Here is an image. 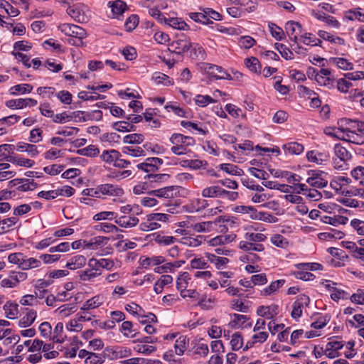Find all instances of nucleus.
I'll return each instance as SVG.
<instances>
[{
	"instance_id": "f257e3e1",
	"label": "nucleus",
	"mask_w": 364,
	"mask_h": 364,
	"mask_svg": "<svg viewBox=\"0 0 364 364\" xmlns=\"http://www.w3.org/2000/svg\"><path fill=\"white\" fill-rule=\"evenodd\" d=\"M203 68L205 72L208 75L210 80H212V79L232 80L231 75L221 66L205 63Z\"/></svg>"
},
{
	"instance_id": "f03ea898",
	"label": "nucleus",
	"mask_w": 364,
	"mask_h": 364,
	"mask_svg": "<svg viewBox=\"0 0 364 364\" xmlns=\"http://www.w3.org/2000/svg\"><path fill=\"white\" fill-rule=\"evenodd\" d=\"M62 33L71 38H85L87 36L86 31L82 27L74 24L63 23L59 26Z\"/></svg>"
},
{
	"instance_id": "7ed1b4c3",
	"label": "nucleus",
	"mask_w": 364,
	"mask_h": 364,
	"mask_svg": "<svg viewBox=\"0 0 364 364\" xmlns=\"http://www.w3.org/2000/svg\"><path fill=\"white\" fill-rule=\"evenodd\" d=\"M180 189L181 186H170L148 191V194L159 198H172L179 193Z\"/></svg>"
},
{
	"instance_id": "20e7f679",
	"label": "nucleus",
	"mask_w": 364,
	"mask_h": 364,
	"mask_svg": "<svg viewBox=\"0 0 364 364\" xmlns=\"http://www.w3.org/2000/svg\"><path fill=\"white\" fill-rule=\"evenodd\" d=\"M99 194L109 196H122L124 194V190L117 185L109 183L101 184L97 186Z\"/></svg>"
},
{
	"instance_id": "39448f33",
	"label": "nucleus",
	"mask_w": 364,
	"mask_h": 364,
	"mask_svg": "<svg viewBox=\"0 0 364 364\" xmlns=\"http://www.w3.org/2000/svg\"><path fill=\"white\" fill-rule=\"evenodd\" d=\"M170 141L173 144H180L186 148L193 146L196 143L195 139L193 137L176 133L172 134L170 138Z\"/></svg>"
},
{
	"instance_id": "423d86ee",
	"label": "nucleus",
	"mask_w": 364,
	"mask_h": 364,
	"mask_svg": "<svg viewBox=\"0 0 364 364\" xmlns=\"http://www.w3.org/2000/svg\"><path fill=\"white\" fill-rule=\"evenodd\" d=\"M279 313V306L272 304L270 306H259L257 309V314L267 318H274Z\"/></svg>"
},
{
	"instance_id": "0eeeda50",
	"label": "nucleus",
	"mask_w": 364,
	"mask_h": 364,
	"mask_svg": "<svg viewBox=\"0 0 364 364\" xmlns=\"http://www.w3.org/2000/svg\"><path fill=\"white\" fill-rule=\"evenodd\" d=\"M170 46L171 48H173L171 50L173 53L177 55H181L191 48V43L188 39H179L173 41Z\"/></svg>"
},
{
	"instance_id": "6e6552de",
	"label": "nucleus",
	"mask_w": 364,
	"mask_h": 364,
	"mask_svg": "<svg viewBox=\"0 0 364 364\" xmlns=\"http://www.w3.org/2000/svg\"><path fill=\"white\" fill-rule=\"evenodd\" d=\"M139 220L134 215L130 216L121 215L114 220L116 224L124 228L135 227L139 223Z\"/></svg>"
},
{
	"instance_id": "1a4fd4ad",
	"label": "nucleus",
	"mask_w": 364,
	"mask_h": 364,
	"mask_svg": "<svg viewBox=\"0 0 364 364\" xmlns=\"http://www.w3.org/2000/svg\"><path fill=\"white\" fill-rule=\"evenodd\" d=\"M28 102H31L32 106H35L37 105V101L36 100L31 98H26L8 100L6 102V107L11 109H22L28 106Z\"/></svg>"
},
{
	"instance_id": "9d476101",
	"label": "nucleus",
	"mask_w": 364,
	"mask_h": 364,
	"mask_svg": "<svg viewBox=\"0 0 364 364\" xmlns=\"http://www.w3.org/2000/svg\"><path fill=\"white\" fill-rule=\"evenodd\" d=\"M109 240V237L104 236H97L92 238L89 242L85 240L83 243L85 244V247L87 249L95 250L99 247H102L106 245Z\"/></svg>"
},
{
	"instance_id": "9b49d317",
	"label": "nucleus",
	"mask_w": 364,
	"mask_h": 364,
	"mask_svg": "<svg viewBox=\"0 0 364 364\" xmlns=\"http://www.w3.org/2000/svg\"><path fill=\"white\" fill-rule=\"evenodd\" d=\"M2 156H4V160L20 166L30 168L32 167L35 164L34 161L33 160L24 158H16L12 156H7L5 153H3Z\"/></svg>"
},
{
	"instance_id": "f8f14e48",
	"label": "nucleus",
	"mask_w": 364,
	"mask_h": 364,
	"mask_svg": "<svg viewBox=\"0 0 364 364\" xmlns=\"http://www.w3.org/2000/svg\"><path fill=\"white\" fill-rule=\"evenodd\" d=\"M343 343L341 341H330L326 345L325 354L328 358L333 359L339 356V353H334L333 350L342 349Z\"/></svg>"
},
{
	"instance_id": "ddd939ff",
	"label": "nucleus",
	"mask_w": 364,
	"mask_h": 364,
	"mask_svg": "<svg viewBox=\"0 0 364 364\" xmlns=\"http://www.w3.org/2000/svg\"><path fill=\"white\" fill-rule=\"evenodd\" d=\"M67 13L78 23H85L88 21L87 16L78 8L69 6L67 9Z\"/></svg>"
},
{
	"instance_id": "4468645a",
	"label": "nucleus",
	"mask_w": 364,
	"mask_h": 364,
	"mask_svg": "<svg viewBox=\"0 0 364 364\" xmlns=\"http://www.w3.org/2000/svg\"><path fill=\"white\" fill-rule=\"evenodd\" d=\"M345 18L349 21L358 20L360 22H364L363 9L358 7L346 11L345 12Z\"/></svg>"
},
{
	"instance_id": "2eb2a0df",
	"label": "nucleus",
	"mask_w": 364,
	"mask_h": 364,
	"mask_svg": "<svg viewBox=\"0 0 364 364\" xmlns=\"http://www.w3.org/2000/svg\"><path fill=\"white\" fill-rule=\"evenodd\" d=\"M86 258L83 255H76L73 257L67 262L65 267L70 269L74 270L85 265Z\"/></svg>"
},
{
	"instance_id": "dca6fc26",
	"label": "nucleus",
	"mask_w": 364,
	"mask_h": 364,
	"mask_svg": "<svg viewBox=\"0 0 364 364\" xmlns=\"http://www.w3.org/2000/svg\"><path fill=\"white\" fill-rule=\"evenodd\" d=\"M26 314L18 321V326L21 328L30 326L35 321L37 313L33 309H26Z\"/></svg>"
},
{
	"instance_id": "f3484780",
	"label": "nucleus",
	"mask_w": 364,
	"mask_h": 364,
	"mask_svg": "<svg viewBox=\"0 0 364 364\" xmlns=\"http://www.w3.org/2000/svg\"><path fill=\"white\" fill-rule=\"evenodd\" d=\"M16 149L18 151L27 152L32 157L37 156L39 153L36 145L23 142L18 143Z\"/></svg>"
},
{
	"instance_id": "a211bd4d",
	"label": "nucleus",
	"mask_w": 364,
	"mask_h": 364,
	"mask_svg": "<svg viewBox=\"0 0 364 364\" xmlns=\"http://www.w3.org/2000/svg\"><path fill=\"white\" fill-rule=\"evenodd\" d=\"M121 154L115 149L105 150L100 156L101 159L108 164L115 162L120 158Z\"/></svg>"
},
{
	"instance_id": "6ab92c4d",
	"label": "nucleus",
	"mask_w": 364,
	"mask_h": 364,
	"mask_svg": "<svg viewBox=\"0 0 364 364\" xmlns=\"http://www.w3.org/2000/svg\"><path fill=\"white\" fill-rule=\"evenodd\" d=\"M188 339L185 336H181L174 344V352L176 355H181L187 349Z\"/></svg>"
},
{
	"instance_id": "aec40b11",
	"label": "nucleus",
	"mask_w": 364,
	"mask_h": 364,
	"mask_svg": "<svg viewBox=\"0 0 364 364\" xmlns=\"http://www.w3.org/2000/svg\"><path fill=\"white\" fill-rule=\"evenodd\" d=\"M335 155L342 161L345 162L351 159V154L346 147L341 146V144H336L334 146Z\"/></svg>"
},
{
	"instance_id": "412c9836",
	"label": "nucleus",
	"mask_w": 364,
	"mask_h": 364,
	"mask_svg": "<svg viewBox=\"0 0 364 364\" xmlns=\"http://www.w3.org/2000/svg\"><path fill=\"white\" fill-rule=\"evenodd\" d=\"M114 18H119L127 9V4L120 0L114 1L110 6Z\"/></svg>"
},
{
	"instance_id": "4be33fe9",
	"label": "nucleus",
	"mask_w": 364,
	"mask_h": 364,
	"mask_svg": "<svg viewBox=\"0 0 364 364\" xmlns=\"http://www.w3.org/2000/svg\"><path fill=\"white\" fill-rule=\"evenodd\" d=\"M165 262V258L162 256H154L152 257H145L140 259V264L142 267L147 268L151 265H158Z\"/></svg>"
},
{
	"instance_id": "5701e85b",
	"label": "nucleus",
	"mask_w": 364,
	"mask_h": 364,
	"mask_svg": "<svg viewBox=\"0 0 364 364\" xmlns=\"http://www.w3.org/2000/svg\"><path fill=\"white\" fill-rule=\"evenodd\" d=\"M283 149L289 154L299 155L304 151V146L297 142H289L283 145Z\"/></svg>"
},
{
	"instance_id": "b1692460",
	"label": "nucleus",
	"mask_w": 364,
	"mask_h": 364,
	"mask_svg": "<svg viewBox=\"0 0 364 364\" xmlns=\"http://www.w3.org/2000/svg\"><path fill=\"white\" fill-rule=\"evenodd\" d=\"M223 188L220 186H210V187L205 188L203 190L202 196L205 198L206 197H210V198L222 197L223 196Z\"/></svg>"
},
{
	"instance_id": "393cba45",
	"label": "nucleus",
	"mask_w": 364,
	"mask_h": 364,
	"mask_svg": "<svg viewBox=\"0 0 364 364\" xmlns=\"http://www.w3.org/2000/svg\"><path fill=\"white\" fill-rule=\"evenodd\" d=\"M18 305L17 304L7 301L4 306L6 317L10 319L15 318L18 313Z\"/></svg>"
},
{
	"instance_id": "a878e982",
	"label": "nucleus",
	"mask_w": 364,
	"mask_h": 364,
	"mask_svg": "<svg viewBox=\"0 0 364 364\" xmlns=\"http://www.w3.org/2000/svg\"><path fill=\"white\" fill-rule=\"evenodd\" d=\"M321 220L327 224L336 226L338 224L345 225L348 221V218L342 215H337L333 218L329 216H324Z\"/></svg>"
},
{
	"instance_id": "bb28decb",
	"label": "nucleus",
	"mask_w": 364,
	"mask_h": 364,
	"mask_svg": "<svg viewBox=\"0 0 364 364\" xmlns=\"http://www.w3.org/2000/svg\"><path fill=\"white\" fill-rule=\"evenodd\" d=\"M76 153L82 156L95 157L99 155L100 150L95 145H89L85 148L77 150Z\"/></svg>"
},
{
	"instance_id": "cd10ccee",
	"label": "nucleus",
	"mask_w": 364,
	"mask_h": 364,
	"mask_svg": "<svg viewBox=\"0 0 364 364\" xmlns=\"http://www.w3.org/2000/svg\"><path fill=\"white\" fill-rule=\"evenodd\" d=\"M339 139L352 144L361 145L364 144V134L359 132H355V130H352V134L351 136H348V139L342 137L339 138Z\"/></svg>"
},
{
	"instance_id": "c85d7f7f",
	"label": "nucleus",
	"mask_w": 364,
	"mask_h": 364,
	"mask_svg": "<svg viewBox=\"0 0 364 364\" xmlns=\"http://www.w3.org/2000/svg\"><path fill=\"white\" fill-rule=\"evenodd\" d=\"M222 220L221 217H219L215 222L208 221L196 223L193 226L194 230L201 232H209L212 228L213 224H216V223L220 222Z\"/></svg>"
},
{
	"instance_id": "c756f323",
	"label": "nucleus",
	"mask_w": 364,
	"mask_h": 364,
	"mask_svg": "<svg viewBox=\"0 0 364 364\" xmlns=\"http://www.w3.org/2000/svg\"><path fill=\"white\" fill-rule=\"evenodd\" d=\"M270 33L273 38L277 41H282L285 38V33L282 28L279 27L274 23H269Z\"/></svg>"
},
{
	"instance_id": "7c9ffc66",
	"label": "nucleus",
	"mask_w": 364,
	"mask_h": 364,
	"mask_svg": "<svg viewBox=\"0 0 364 364\" xmlns=\"http://www.w3.org/2000/svg\"><path fill=\"white\" fill-rule=\"evenodd\" d=\"M331 60L342 70H351L353 69V64L345 58H332Z\"/></svg>"
},
{
	"instance_id": "2f4dec72",
	"label": "nucleus",
	"mask_w": 364,
	"mask_h": 364,
	"mask_svg": "<svg viewBox=\"0 0 364 364\" xmlns=\"http://www.w3.org/2000/svg\"><path fill=\"white\" fill-rule=\"evenodd\" d=\"M245 65L250 70L255 73H259L261 65L258 59L255 57L245 59Z\"/></svg>"
},
{
	"instance_id": "473e14b6",
	"label": "nucleus",
	"mask_w": 364,
	"mask_h": 364,
	"mask_svg": "<svg viewBox=\"0 0 364 364\" xmlns=\"http://www.w3.org/2000/svg\"><path fill=\"white\" fill-rule=\"evenodd\" d=\"M230 345L232 350H237L242 347L243 338L241 333L235 332L232 334Z\"/></svg>"
},
{
	"instance_id": "72a5a7b5",
	"label": "nucleus",
	"mask_w": 364,
	"mask_h": 364,
	"mask_svg": "<svg viewBox=\"0 0 364 364\" xmlns=\"http://www.w3.org/2000/svg\"><path fill=\"white\" fill-rule=\"evenodd\" d=\"M33 90V86L30 84H21L13 86L10 89V92L13 95H16L17 93L21 92L22 94L26 92H31Z\"/></svg>"
},
{
	"instance_id": "f704fd0d",
	"label": "nucleus",
	"mask_w": 364,
	"mask_h": 364,
	"mask_svg": "<svg viewBox=\"0 0 364 364\" xmlns=\"http://www.w3.org/2000/svg\"><path fill=\"white\" fill-rule=\"evenodd\" d=\"M102 272H93L92 269H89L79 272L80 279L82 281H90L91 279L101 275Z\"/></svg>"
},
{
	"instance_id": "c9c22d12",
	"label": "nucleus",
	"mask_w": 364,
	"mask_h": 364,
	"mask_svg": "<svg viewBox=\"0 0 364 364\" xmlns=\"http://www.w3.org/2000/svg\"><path fill=\"white\" fill-rule=\"evenodd\" d=\"M95 230L105 232H117L121 231V230L117 226L108 223H102L100 225H96L95 227Z\"/></svg>"
},
{
	"instance_id": "e433bc0d",
	"label": "nucleus",
	"mask_w": 364,
	"mask_h": 364,
	"mask_svg": "<svg viewBox=\"0 0 364 364\" xmlns=\"http://www.w3.org/2000/svg\"><path fill=\"white\" fill-rule=\"evenodd\" d=\"M144 140V136L141 134H131L125 136L123 141L126 144H141Z\"/></svg>"
},
{
	"instance_id": "4c0bfd02",
	"label": "nucleus",
	"mask_w": 364,
	"mask_h": 364,
	"mask_svg": "<svg viewBox=\"0 0 364 364\" xmlns=\"http://www.w3.org/2000/svg\"><path fill=\"white\" fill-rule=\"evenodd\" d=\"M190 18L196 22H199L203 24H210L212 23V21L209 20L208 18L206 17L205 12H195L189 14Z\"/></svg>"
},
{
	"instance_id": "58836bf2",
	"label": "nucleus",
	"mask_w": 364,
	"mask_h": 364,
	"mask_svg": "<svg viewBox=\"0 0 364 364\" xmlns=\"http://www.w3.org/2000/svg\"><path fill=\"white\" fill-rule=\"evenodd\" d=\"M117 213L112 211H102L95 214L93 216V220L96 221H100L102 220H112L117 218Z\"/></svg>"
},
{
	"instance_id": "ea45409f",
	"label": "nucleus",
	"mask_w": 364,
	"mask_h": 364,
	"mask_svg": "<svg viewBox=\"0 0 364 364\" xmlns=\"http://www.w3.org/2000/svg\"><path fill=\"white\" fill-rule=\"evenodd\" d=\"M274 48L286 60L292 59L293 53L288 48H287L285 45L279 43H276L274 44Z\"/></svg>"
},
{
	"instance_id": "a19ab883",
	"label": "nucleus",
	"mask_w": 364,
	"mask_h": 364,
	"mask_svg": "<svg viewBox=\"0 0 364 364\" xmlns=\"http://www.w3.org/2000/svg\"><path fill=\"white\" fill-rule=\"evenodd\" d=\"M99 299H100V296H94L92 299L86 301L84 303L81 309L83 311H87V310L92 309L98 307L100 305H101L102 304V301H99Z\"/></svg>"
},
{
	"instance_id": "79ce46f5",
	"label": "nucleus",
	"mask_w": 364,
	"mask_h": 364,
	"mask_svg": "<svg viewBox=\"0 0 364 364\" xmlns=\"http://www.w3.org/2000/svg\"><path fill=\"white\" fill-rule=\"evenodd\" d=\"M0 7L4 9L6 12L11 16H17L20 14L18 9L14 8L8 1L4 0L0 1Z\"/></svg>"
},
{
	"instance_id": "37998d69",
	"label": "nucleus",
	"mask_w": 364,
	"mask_h": 364,
	"mask_svg": "<svg viewBox=\"0 0 364 364\" xmlns=\"http://www.w3.org/2000/svg\"><path fill=\"white\" fill-rule=\"evenodd\" d=\"M153 78L157 81L158 83H163L167 86L173 85V80L164 73H155Z\"/></svg>"
},
{
	"instance_id": "c03bdc74",
	"label": "nucleus",
	"mask_w": 364,
	"mask_h": 364,
	"mask_svg": "<svg viewBox=\"0 0 364 364\" xmlns=\"http://www.w3.org/2000/svg\"><path fill=\"white\" fill-rule=\"evenodd\" d=\"M167 21V23L173 28L178 30H187L188 25L185 21H180L177 18H171Z\"/></svg>"
},
{
	"instance_id": "a18cd8bd",
	"label": "nucleus",
	"mask_w": 364,
	"mask_h": 364,
	"mask_svg": "<svg viewBox=\"0 0 364 364\" xmlns=\"http://www.w3.org/2000/svg\"><path fill=\"white\" fill-rule=\"evenodd\" d=\"M170 177V175L166 173H157V174H148L146 175L144 178H146L149 180V183H158L166 181Z\"/></svg>"
},
{
	"instance_id": "49530a36",
	"label": "nucleus",
	"mask_w": 364,
	"mask_h": 364,
	"mask_svg": "<svg viewBox=\"0 0 364 364\" xmlns=\"http://www.w3.org/2000/svg\"><path fill=\"white\" fill-rule=\"evenodd\" d=\"M345 236V233L340 230H332L331 232H322L319 234V237L321 239H341Z\"/></svg>"
},
{
	"instance_id": "de8ad7c7",
	"label": "nucleus",
	"mask_w": 364,
	"mask_h": 364,
	"mask_svg": "<svg viewBox=\"0 0 364 364\" xmlns=\"http://www.w3.org/2000/svg\"><path fill=\"white\" fill-rule=\"evenodd\" d=\"M296 28H301V25L299 22L289 21L286 23L285 29L289 36H292L297 33Z\"/></svg>"
},
{
	"instance_id": "09e8293b",
	"label": "nucleus",
	"mask_w": 364,
	"mask_h": 364,
	"mask_svg": "<svg viewBox=\"0 0 364 364\" xmlns=\"http://www.w3.org/2000/svg\"><path fill=\"white\" fill-rule=\"evenodd\" d=\"M154 240L159 245H168L174 243L177 239L172 236H164L157 234Z\"/></svg>"
},
{
	"instance_id": "8fccbe9b",
	"label": "nucleus",
	"mask_w": 364,
	"mask_h": 364,
	"mask_svg": "<svg viewBox=\"0 0 364 364\" xmlns=\"http://www.w3.org/2000/svg\"><path fill=\"white\" fill-rule=\"evenodd\" d=\"M64 165L53 164L51 166L44 167L43 171L47 174L55 176L60 173L64 169Z\"/></svg>"
},
{
	"instance_id": "3c124183",
	"label": "nucleus",
	"mask_w": 364,
	"mask_h": 364,
	"mask_svg": "<svg viewBox=\"0 0 364 364\" xmlns=\"http://www.w3.org/2000/svg\"><path fill=\"white\" fill-rule=\"evenodd\" d=\"M331 298L335 301H338L341 299H348L349 298V294L344 290L333 288V293L331 295Z\"/></svg>"
},
{
	"instance_id": "603ef678",
	"label": "nucleus",
	"mask_w": 364,
	"mask_h": 364,
	"mask_svg": "<svg viewBox=\"0 0 364 364\" xmlns=\"http://www.w3.org/2000/svg\"><path fill=\"white\" fill-rule=\"evenodd\" d=\"M85 362L87 364H102L104 363V358L102 354L91 352L90 355L87 357Z\"/></svg>"
},
{
	"instance_id": "864d4df0",
	"label": "nucleus",
	"mask_w": 364,
	"mask_h": 364,
	"mask_svg": "<svg viewBox=\"0 0 364 364\" xmlns=\"http://www.w3.org/2000/svg\"><path fill=\"white\" fill-rule=\"evenodd\" d=\"M323 154L318 153V156L315 154L314 151H309L306 153V158L308 161L315 162L318 164H322L326 159H323Z\"/></svg>"
},
{
	"instance_id": "5fc2aeb1",
	"label": "nucleus",
	"mask_w": 364,
	"mask_h": 364,
	"mask_svg": "<svg viewBox=\"0 0 364 364\" xmlns=\"http://www.w3.org/2000/svg\"><path fill=\"white\" fill-rule=\"evenodd\" d=\"M139 23V18L136 15H132L125 22L124 26L127 31H133Z\"/></svg>"
},
{
	"instance_id": "6e6d98bb",
	"label": "nucleus",
	"mask_w": 364,
	"mask_h": 364,
	"mask_svg": "<svg viewBox=\"0 0 364 364\" xmlns=\"http://www.w3.org/2000/svg\"><path fill=\"white\" fill-rule=\"evenodd\" d=\"M220 169L225 171L226 173L234 175V176H240V172L238 171V168L237 166L231 164H222L220 166Z\"/></svg>"
},
{
	"instance_id": "4d7b16f0",
	"label": "nucleus",
	"mask_w": 364,
	"mask_h": 364,
	"mask_svg": "<svg viewBox=\"0 0 364 364\" xmlns=\"http://www.w3.org/2000/svg\"><path fill=\"white\" fill-rule=\"evenodd\" d=\"M122 53L127 60H133L137 57L136 49L132 46L125 47L122 50Z\"/></svg>"
},
{
	"instance_id": "13d9d810",
	"label": "nucleus",
	"mask_w": 364,
	"mask_h": 364,
	"mask_svg": "<svg viewBox=\"0 0 364 364\" xmlns=\"http://www.w3.org/2000/svg\"><path fill=\"white\" fill-rule=\"evenodd\" d=\"M55 96L63 104L70 105L72 102V95L68 91H60L55 94Z\"/></svg>"
},
{
	"instance_id": "bf43d9fd",
	"label": "nucleus",
	"mask_w": 364,
	"mask_h": 364,
	"mask_svg": "<svg viewBox=\"0 0 364 364\" xmlns=\"http://www.w3.org/2000/svg\"><path fill=\"white\" fill-rule=\"evenodd\" d=\"M123 152L127 154H130L132 156H146L144 150H143L141 147L133 149L129 146H125L123 148Z\"/></svg>"
},
{
	"instance_id": "052dcab7",
	"label": "nucleus",
	"mask_w": 364,
	"mask_h": 364,
	"mask_svg": "<svg viewBox=\"0 0 364 364\" xmlns=\"http://www.w3.org/2000/svg\"><path fill=\"white\" fill-rule=\"evenodd\" d=\"M205 51L204 48L198 44H196L191 50V57L193 58H200L201 59L203 60V59H205Z\"/></svg>"
},
{
	"instance_id": "680f3d73",
	"label": "nucleus",
	"mask_w": 364,
	"mask_h": 364,
	"mask_svg": "<svg viewBox=\"0 0 364 364\" xmlns=\"http://www.w3.org/2000/svg\"><path fill=\"white\" fill-rule=\"evenodd\" d=\"M211 102H215V100L209 95H198L196 99V103L197 105L200 107H205L208 104Z\"/></svg>"
},
{
	"instance_id": "e2e57ef3",
	"label": "nucleus",
	"mask_w": 364,
	"mask_h": 364,
	"mask_svg": "<svg viewBox=\"0 0 364 364\" xmlns=\"http://www.w3.org/2000/svg\"><path fill=\"white\" fill-rule=\"evenodd\" d=\"M245 237L246 240L250 241V242H262L264 241L267 239V237L262 233H246L245 235Z\"/></svg>"
},
{
	"instance_id": "0e129e2a",
	"label": "nucleus",
	"mask_w": 364,
	"mask_h": 364,
	"mask_svg": "<svg viewBox=\"0 0 364 364\" xmlns=\"http://www.w3.org/2000/svg\"><path fill=\"white\" fill-rule=\"evenodd\" d=\"M350 299L356 304H364V291L358 289L356 293L350 296Z\"/></svg>"
},
{
	"instance_id": "69168bd1",
	"label": "nucleus",
	"mask_w": 364,
	"mask_h": 364,
	"mask_svg": "<svg viewBox=\"0 0 364 364\" xmlns=\"http://www.w3.org/2000/svg\"><path fill=\"white\" fill-rule=\"evenodd\" d=\"M293 274L296 279H299L303 281H311L316 278L314 274L308 272L298 271L294 272Z\"/></svg>"
},
{
	"instance_id": "338daca9",
	"label": "nucleus",
	"mask_w": 364,
	"mask_h": 364,
	"mask_svg": "<svg viewBox=\"0 0 364 364\" xmlns=\"http://www.w3.org/2000/svg\"><path fill=\"white\" fill-rule=\"evenodd\" d=\"M271 242L276 246L279 247H284L288 244L287 239L282 235L277 234L271 237Z\"/></svg>"
},
{
	"instance_id": "774afa93",
	"label": "nucleus",
	"mask_w": 364,
	"mask_h": 364,
	"mask_svg": "<svg viewBox=\"0 0 364 364\" xmlns=\"http://www.w3.org/2000/svg\"><path fill=\"white\" fill-rule=\"evenodd\" d=\"M351 226L356 230L360 235H364V221L359 219H353L350 222Z\"/></svg>"
}]
</instances>
